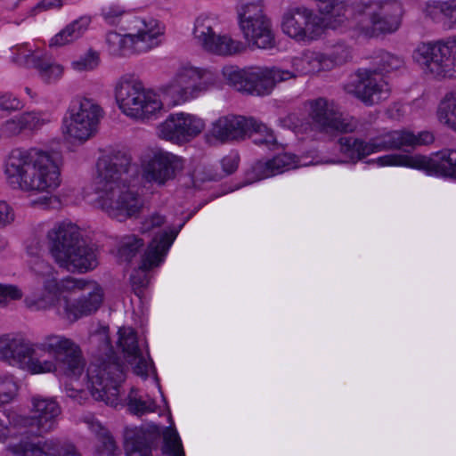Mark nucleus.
Here are the masks:
<instances>
[{
    "instance_id": "9b49d317",
    "label": "nucleus",
    "mask_w": 456,
    "mask_h": 456,
    "mask_svg": "<svg viewBox=\"0 0 456 456\" xmlns=\"http://www.w3.org/2000/svg\"><path fill=\"white\" fill-rule=\"evenodd\" d=\"M103 116L104 110L95 100L77 97L62 119V134L67 140L85 142L96 134Z\"/></svg>"
},
{
    "instance_id": "bf43d9fd",
    "label": "nucleus",
    "mask_w": 456,
    "mask_h": 456,
    "mask_svg": "<svg viewBox=\"0 0 456 456\" xmlns=\"http://www.w3.org/2000/svg\"><path fill=\"white\" fill-rule=\"evenodd\" d=\"M13 220V213L5 201H0V226H4Z\"/></svg>"
},
{
    "instance_id": "49530a36",
    "label": "nucleus",
    "mask_w": 456,
    "mask_h": 456,
    "mask_svg": "<svg viewBox=\"0 0 456 456\" xmlns=\"http://www.w3.org/2000/svg\"><path fill=\"white\" fill-rule=\"evenodd\" d=\"M163 453L167 456H185L181 439L177 432L167 428L164 433Z\"/></svg>"
},
{
    "instance_id": "f3484780",
    "label": "nucleus",
    "mask_w": 456,
    "mask_h": 456,
    "mask_svg": "<svg viewBox=\"0 0 456 456\" xmlns=\"http://www.w3.org/2000/svg\"><path fill=\"white\" fill-rule=\"evenodd\" d=\"M211 73L194 67L185 66L177 70L161 90L173 105L185 102L206 91Z\"/></svg>"
},
{
    "instance_id": "7ed1b4c3",
    "label": "nucleus",
    "mask_w": 456,
    "mask_h": 456,
    "mask_svg": "<svg viewBox=\"0 0 456 456\" xmlns=\"http://www.w3.org/2000/svg\"><path fill=\"white\" fill-rule=\"evenodd\" d=\"M91 340L100 344L102 355L87 367L86 387L94 400L116 408L122 404L119 386L125 380L124 366L114 354L107 326H100L92 332Z\"/></svg>"
},
{
    "instance_id": "39448f33",
    "label": "nucleus",
    "mask_w": 456,
    "mask_h": 456,
    "mask_svg": "<svg viewBox=\"0 0 456 456\" xmlns=\"http://www.w3.org/2000/svg\"><path fill=\"white\" fill-rule=\"evenodd\" d=\"M47 238L50 253L61 268L83 273L98 265L96 248L83 240L76 224L60 222L47 232Z\"/></svg>"
},
{
    "instance_id": "72a5a7b5",
    "label": "nucleus",
    "mask_w": 456,
    "mask_h": 456,
    "mask_svg": "<svg viewBox=\"0 0 456 456\" xmlns=\"http://www.w3.org/2000/svg\"><path fill=\"white\" fill-rule=\"evenodd\" d=\"M339 152L345 162L356 163L367 156L376 153L372 138L368 142L354 136L340 137L338 141Z\"/></svg>"
},
{
    "instance_id": "9d476101",
    "label": "nucleus",
    "mask_w": 456,
    "mask_h": 456,
    "mask_svg": "<svg viewBox=\"0 0 456 456\" xmlns=\"http://www.w3.org/2000/svg\"><path fill=\"white\" fill-rule=\"evenodd\" d=\"M403 7L398 0H374L354 5L350 17L366 36L395 32L401 25Z\"/></svg>"
},
{
    "instance_id": "4c0bfd02",
    "label": "nucleus",
    "mask_w": 456,
    "mask_h": 456,
    "mask_svg": "<svg viewBox=\"0 0 456 456\" xmlns=\"http://www.w3.org/2000/svg\"><path fill=\"white\" fill-rule=\"evenodd\" d=\"M94 281L77 279L67 276L64 279L57 281L55 279L47 280L45 282V289L53 297H60L62 293H75L78 291H86L90 286L94 287Z\"/></svg>"
},
{
    "instance_id": "37998d69",
    "label": "nucleus",
    "mask_w": 456,
    "mask_h": 456,
    "mask_svg": "<svg viewBox=\"0 0 456 456\" xmlns=\"http://www.w3.org/2000/svg\"><path fill=\"white\" fill-rule=\"evenodd\" d=\"M142 246V240L134 234L122 237L118 248V259L125 262L130 261Z\"/></svg>"
},
{
    "instance_id": "aec40b11",
    "label": "nucleus",
    "mask_w": 456,
    "mask_h": 456,
    "mask_svg": "<svg viewBox=\"0 0 456 456\" xmlns=\"http://www.w3.org/2000/svg\"><path fill=\"white\" fill-rule=\"evenodd\" d=\"M177 233V231L164 230L152 239L142 256L139 269L134 270L131 274V283L135 294L138 296L141 289L148 286L150 282L146 271L159 266L164 261L165 256L173 244Z\"/></svg>"
},
{
    "instance_id": "052dcab7",
    "label": "nucleus",
    "mask_w": 456,
    "mask_h": 456,
    "mask_svg": "<svg viewBox=\"0 0 456 456\" xmlns=\"http://www.w3.org/2000/svg\"><path fill=\"white\" fill-rule=\"evenodd\" d=\"M65 391L69 397L77 401L79 403L86 398V393L82 389L74 388L70 384L65 385Z\"/></svg>"
},
{
    "instance_id": "8fccbe9b",
    "label": "nucleus",
    "mask_w": 456,
    "mask_h": 456,
    "mask_svg": "<svg viewBox=\"0 0 456 456\" xmlns=\"http://www.w3.org/2000/svg\"><path fill=\"white\" fill-rule=\"evenodd\" d=\"M351 57L350 49L344 44H338L333 46L330 53H326V58L330 61V69L336 66L346 62Z\"/></svg>"
},
{
    "instance_id": "7c9ffc66",
    "label": "nucleus",
    "mask_w": 456,
    "mask_h": 456,
    "mask_svg": "<svg viewBox=\"0 0 456 456\" xmlns=\"http://www.w3.org/2000/svg\"><path fill=\"white\" fill-rule=\"evenodd\" d=\"M30 456H82L77 446L68 439L51 437L30 440Z\"/></svg>"
},
{
    "instance_id": "a211bd4d",
    "label": "nucleus",
    "mask_w": 456,
    "mask_h": 456,
    "mask_svg": "<svg viewBox=\"0 0 456 456\" xmlns=\"http://www.w3.org/2000/svg\"><path fill=\"white\" fill-rule=\"evenodd\" d=\"M345 91L371 106L388 99L391 87L376 69H358L354 77L344 86Z\"/></svg>"
},
{
    "instance_id": "bb28decb",
    "label": "nucleus",
    "mask_w": 456,
    "mask_h": 456,
    "mask_svg": "<svg viewBox=\"0 0 456 456\" xmlns=\"http://www.w3.org/2000/svg\"><path fill=\"white\" fill-rule=\"evenodd\" d=\"M0 361L21 370L28 368V342L20 333L0 336Z\"/></svg>"
},
{
    "instance_id": "79ce46f5",
    "label": "nucleus",
    "mask_w": 456,
    "mask_h": 456,
    "mask_svg": "<svg viewBox=\"0 0 456 456\" xmlns=\"http://www.w3.org/2000/svg\"><path fill=\"white\" fill-rule=\"evenodd\" d=\"M128 411L134 415H143L157 410L155 401L149 396H142L135 388H132L126 398Z\"/></svg>"
},
{
    "instance_id": "c756f323",
    "label": "nucleus",
    "mask_w": 456,
    "mask_h": 456,
    "mask_svg": "<svg viewBox=\"0 0 456 456\" xmlns=\"http://www.w3.org/2000/svg\"><path fill=\"white\" fill-rule=\"evenodd\" d=\"M322 17L326 28L337 29L350 24V17L354 13V5H348L336 0H312Z\"/></svg>"
},
{
    "instance_id": "b1692460",
    "label": "nucleus",
    "mask_w": 456,
    "mask_h": 456,
    "mask_svg": "<svg viewBox=\"0 0 456 456\" xmlns=\"http://www.w3.org/2000/svg\"><path fill=\"white\" fill-rule=\"evenodd\" d=\"M25 107V102L12 94L0 95V119L11 116ZM28 126V112L4 121L0 126V137H13L20 134Z\"/></svg>"
},
{
    "instance_id": "f257e3e1",
    "label": "nucleus",
    "mask_w": 456,
    "mask_h": 456,
    "mask_svg": "<svg viewBox=\"0 0 456 456\" xmlns=\"http://www.w3.org/2000/svg\"><path fill=\"white\" fill-rule=\"evenodd\" d=\"M131 159L125 153L105 155L97 161V174L94 181L95 203L110 217L119 222L137 216L144 201L129 186Z\"/></svg>"
},
{
    "instance_id": "13d9d810",
    "label": "nucleus",
    "mask_w": 456,
    "mask_h": 456,
    "mask_svg": "<svg viewBox=\"0 0 456 456\" xmlns=\"http://www.w3.org/2000/svg\"><path fill=\"white\" fill-rule=\"evenodd\" d=\"M239 158L237 155H228L223 158L221 165L226 175L232 174L238 167Z\"/></svg>"
},
{
    "instance_id": "5701e85b",
    "label": "nucleus",
    "mask_w": 456,
    "mask_h": 456,
    "mask_svg": "<svg viewBox=\"0 0 456 456\" xmlns=\"http://www.w3.org/2000/svg\"><path fill=\"white\" fill-rule=\"evenodd\" d=\"M375 152L427 145L434 142V135L428 131L414 134L408 130H393L383 133L372 138Z\"/></svg>"
},
{
    "instance_id": "4468645a",
    "label": "nucleus",
    "mask_w": 456,
    "mask_h": 456,
    "mask_svg": "<svg viewBox=\"0 0 456 456\" xmlns=\"http://www.w3.org/2000/svg\"><path fill=\"white\" fill-rule=\"evenodd\" d=\"M379 167L402 166L425 171L428 175L456 177V150L442 151L436 159L427 156L389 154L370 160Z\"/></svg>"
},
{
    "instance_id": "de8ad7c7",
    "label": "nucleus",
    "mask_w": 456,
    "mask_h": 456,
    "mask_svg": "<svg viewBox=\"0 0 456 456\" xmlns=\"http://www.w3.org/2000/svg\"><path fill=\"white\" fill-rule=\"evenodd\" d=\"M100 63V54L97 51L89 49L77 60L71 62V68L78 72L91 71L96 69Z\"/></svg>"
},
{
    "instance_id": "393cba45",
    "label": "nucleus",
    "mask_w": 456,
    "mask_h": 456,
    "mask_svg": "<svg viewBox=\"0 0 456 456\" xmlns=\"http://www.w3.org/2000/svg\"><path fill=\"white\" fill-rule=\"evenodd\" d=\"M249 117L240 115H227L215 120L208 131L206 136L208 141L211 138L227 142L234 140H243L247 137L248 126L253 125Z\"/></svg>"
},
{
    "instance_id": "680f3d73",
    "label": "nucleus",
    "mask_w": 456,
    "mask_h": 456,
    "mask_svg": "<svg viewBox=\"0 0 456 456\" xmlns=\"http://www.w3.org/2000/svg\"><path fill=\"white\" fill-rule=\"evenodd\" d=\"M5 240L0 237V251L5 248Z\"/></svg>"
},
{
    "instance_id": "412c9836",
    "label": "nucleus",
    "mask_w": 456,
    "mask_h": 456,
    "mask_svg": "<svg viewBox=\"0 0 456 456\" xmlns=\"http://www.w3.org/2000/svg\"><path fill=\"white\" fill-rule=\"evenodd\" d=\"M183 167L181 158L167 151L156 152L142 167V178L145 182L165 185L168 181L173 180L176 171Z\"/></svg>"
},
{
    "instance_id": "c03bdc74",
    "label": "nucleus",
    "mask_w": 456,
    "mask_h": 456,
    "mask_svg": "<svg viewBox=\"0 0 456 456\" xmlns=\"http://www.w3.org/2000/svg\"><path fill=\"white\" fill-rule=\"evenodd\" d=\"M89 427L92 431L95 433H99L102 431V441L101 444L97 450V456H118V448L116 443L112 436H110L108 432L102 428L101 424L98 421L92 419L89 422Z\"/></svg>"
},
{
    "instance_id": "6ab92c4d",
    "label": "nucleus",
    "mask_w": 456,
    "mask_h": 456,
    "mask_svg": "<svg viewBox=\"0 0 456 456\" xmlns=\"http://www.w3.org/2000/svg\"><path fill=\"white\" fill-rule=\"evenodd\" d=\"M204 120L187 112L172 113L157 127L158 136L172 143L183 145L192 141L205 129Z\"/></svg>"
},
{
    "instance_id": "f03ea898",
    "label": "nucleus",
    "mask_w": 456,
    "mask_h": 456,
    "mask_svg": "<svg viewBox=\"0 0 456 456\" xmlns=\"http://www.w3.org/2000/svg\"><path fill=\"white\" fill-rule=\"evenodd\" d=\"M290 63L291 70L276 67L239 69L232 66L224 68L223 73L227 83L235 90L264 96L270 94L279 83L330 69V61L326 58V53L311 49L294 56Z\"/></svg>"
},
{
    "instance_id": "a19ab883",
    "label": "nucleus",
    "mask_w": 456,
    "mask_h": 456,
    "mask_svg": "<svg viewBox=\"0 0 456 456\" xmlns=\"http://www.w3.org/2000/svg\"><path fill=\"white\" fill-rule=\"evenodd\" d=\"M253 125L248 126L247 136H254L253 142L255 144L264 146L269 150L274 149L278 144L276 136L273 131L265 124L249 117Z\"/></svg>"
},
{
    "instance_id": "cd10ccee",
    "label": "nucleus",
    "mask_w": 456,
    "mask_h": 456,
    "mask_svg": "<svg viewBox=\"0 0 456 456\" xmlns=\"http://www.w3.org/2000/svg\"><path fill=\"white\" fill-rule=\"evenodd\" d=\"M118 344L122 347L126 362L133 367L134 372L146 378L150 362L138 346L135 331L127 327L118 330Z\"/></svg>"
},
{
    "instance_id": "58836bf2",
    "label": "nucleus",
    "mask_w": 456,
    "mask_h": 456,
    "mask_svg": "<svg viewBox=\"0 0 456 456\" xmlns=\"http://www.w3.org/2000/svg\"><path fill=\"white\" fill-rule=\"evenodd\" d=\"M30 62L37 70L39 77L46 84L57 82L63 75V68L52 63L49 59L42 58L37 53H30Z\"/></svg>"
},
{
    "instance_id": "a878e982",
    "label": "nucleus",
    "mask_w": 456,
    "mask_h": 456,
    "mask_svg": "<svg viewBox=\"0 0 456 456\" xmlns=\"http://www.w3.org/2000/svg\"><path fill=\"white\" fill-rule=\"evenodd\" d=\"M87 292L79 298L70 301L63 297L60 299V307L63 309L64 317L69 322H76L78 319L95 313L101 306L103 299V292L101 286L94 282V287L90 286L86 289Z\"/></svg>"
},
{
    "instance_id": "f704fd0d",
    "label": "nucleus",
    "mask_w": 456,
    "mask_h": 456,
    "mask_svg": "<svg viewBox=\"0 0 456 456\" xmlns=\"http://www.w3.org/2000/svg\"><path fill=\"white\" fill-rule=\"evenodd\" d=\"M424 13L447 29L456 28V0L429 1L425 5Z\"/></svg>"
},
{
    "instance_id": "20e7f679",
    "label": "nucleus",
    "mask_w": 456,
    "mask_h": 456,
    "mask_svg": "<svg viewBox=\"0 0 456 456\" xmlns=\"http://www.w3.org/2000/svg\"><path fill=\"white\" fill-rule=\"evenodd\" d=\"M85 367L86 361L79 346L69 338L49 336L43 342L30 343V373L59 370L66 377L77 379Z\"/></svg>"
},
{
    "instance_id": "e433bc0d",
    "label": "nucleus",
    "mask_w": 456,
    "mask_h": 456,
    "mask_svg": "<svg viewBox=\"0 0 456 456\" xmlns=\"http://www.w3.org/2000/svg\"><path fill=\"white\" fill-rule=\"evenodd\" d=\"M90 23L91 18L89 16L79 17L53 36L49 42V45L51 47H61L75 42L84 35Z\"/></svg>"
},
{
    "instance_id": "ea45409f",
    "label": "nucleus",
    "mask_w": 456,
    "mask_h": 456,
    "mask_svg": "<svg viewBox=\"0 0 456 456\" xmlns=\"http://www.w3.org/2000/svg\"><path fill=\"white\" fill-rule=\"evenodd\" d=\"M436 117L441 124L456 132V90L446 93L442 98Z\"/></svg>"
},
{
    "instance_id": "4be33fe9",
    "label": "nucleus",
    "mask_w": 456,
    "mask_h": 456,
    "mask_svg": "<svg viewBox=\"0 0 456 456\" xmlns=\"http://www.w3.org/2000/svg\"><path fill=\"white\" fill-rule=\"evenodd\" d=\"M61 413L59 403L52 398L33 397L30 408V436L53 432Z\"/></svg>"
},
{
    "instance_id": "5fc2aeb1",
    "label": "nucleus",
    "mask_w": 456,
    "mask_h": 456,
    "mask_svg": "<svg viewBox=\"0 0 456 456\" xmlns=\"http://www.w3.org/2000/svg\"><path fill=\"white\" fill-rule=\"evenodd\" d=\"M165 223V217L158 213H154L144 218L141 224L140 231L142 233L150 232L155 228L160 227Z\"/></svg>"
},
{
    "instance_id": "603ef678",
    "label": "nucleus",
    "mask_w": 456,
    "mask_h": 456,
    "mask_svg": "<svg viewBox=\"0 0 456 456\" xmlns=\"http://www.w3.org/2000/svg\"><path fill=\"white\" fill-rule=\"evenodd\" d=\"M125 13H126V10L119 4L106 6L102 9L101 12L103 20L110 25L118 24Z\"/></svg>"
},
{
    "instance_id": "c9c22d12",
    "label": "nucleus",
    "mask_w": 456,
    "mask_h": 456,
    "mask_svg": "<svg viewBox=\"0 0 456 456\" xmlns=\"http://www.w3.org/2000/svg\"><path fill=\"white\" fill-rule=\"evenodd\" d=\"M126 456H151V439L142 428H126L124 432Z\"/></svg>"
},
{
    "instance_id": "c85d7f7f",
    "label": "nucleus",
    "mask_w": 456,
    "mask_h": 456,
    "mask_svg": "<svg viewBox=\"0 0 456 456\" xmlns=\"http://www.w3.org/2000/svg\"><path fill=\"white\" fill-rule=\"evenodd\" d=\"M28 151L12 150L6 161L4 173L8 184L13 190L28 191Z\"/></svg>"
},
{
    "instance_id": "864d4df0",
    "label": "nucleus",
    "mask_w": 456,
    "mask_h": 456,
    "mask_svg": "<svg viewBox=\"0 0 456 456\" xmlns=\"http://www.w3.org/2000/svg\"><path fill=\"white\" fill-rule=\"evenodd\" d=\"M62 6V0H41L33 8H30V16H36L51 10L61 9Z\"/></svg>"
},
{
    "instance_id": "473e14b6",
    "label": "nucleus",
    "mask_w": 456,
    "mask_h": 456,
    "mask_svg": "<svg viewBox=\"0 0 456 456\" xmlns=\"http://www.w3.org/2000/svg\"><path fill=\"white\" fill-rule=\"evenodd\" d=\"M9 426H4L6 429H22L20 438L13 439L7 446V451L12 456H27L28 452V419L27 416L20 414L15 409H9L5 411Z\"/></svg>"
},
{
    "instance_id": "4d7b16f0",
    "label": "nucleus",
    "mask_w": 456,
    "mask_h": 456,
    "mask_svg": "<svg viewBox=\"0 0 456 456\" xmlns=\"http://www.w3.org/2000/svg\"><path fill=\"white\" fill-rule=\"evenodd\" d=\"M51 115L44 111H30V129H39L44 125L49 123Z\"/></svg>"
},
{
    "instance_id": "6e6552de",
    "label": "nucleus",
    "mask_w": 456,
    "mask_h": 456,
    "mask_svg": "<svg viewBox=\"0 0 456 456\" xmlns=\"http://www.w3.org/2000/svg\"><path fill=\"white\" fill-rule=\"evenodd\" d=\"M30 206L48 208L53 203H59L53 195L61 183L58 154L30 149Z\"/></svg>"
},
{
    "instance_id": "423d86ee",
    "label": "nucleus",
    "mask_w": 456,
    "mask_h": 456,
    "mask_svg": "<svg viewBox=\"0 0 456 456\" xmlns=\"http://www.w3.org/2000/svg\"><path fill=\"white\" fill-rule=\"evenodd\" d=\"M305 107L312 123L303 120L296 113H289L280 119L281 125L297 134H308L314 129L321 132L352 133L357 128V120L354 118H344L333 100L317 97L306 101Z\"/></svg>"
},
{
    "instance_id": "1a4fd4ad",
    "label": "nucleus",
    "mask_w": 456,
    "mask_h": 456,
    "mask_svg": "<svg viewBox=\"0 0 456 456\" xmlns=\"http://www.w3.org/2000/svg\"><path fill=\"white\" fill-rule=\"evenodd\" d=\"M115 98L125 115L138 120L149 119L163 109L159 96L131 75L118 79L115 86Z\"/></svg>"
},
{
    "instance_id": "f8f14e48",
    "label": "nucleus",
    "mask_w": 456,
    "mask_h": 456,
    "mask_svg": "<svg viewBox=\"0 0 456 456\" xmlns=\"http://www.w3.org/2000/svg\"><path fill=\"white\" fill-rule=\"evenodd\" d=\"M220 23L213 15L201 14L194 23L193 36L205 52L217 56H232L242 53L246 45L228 34H221Z\"/></svg>"
},
{
    "instance_id": "dca6fc26",
    "label": "nucleus",
    "mask_w": 456,
    "mask_h": 456,
    "mask_svg": "<svg viewBox=\"0 0 456 456\" xmlns=\"http://www.w3.org/2000/svg\"><path fill=\"white\" fill-rule=\"evenodd\" d=\"M322 16L305 6H290L282 14V32L297 42H312L318 39L324 29Z\"/></svg>"
},
{
    "instance_id": "3c124183",
    "label": "nucleus",
    "mask_w": 456,
    "mask_h": 456,
    "mask_svg": "<svg viewBox=\"0 0 456 456\" xmlns=\"http://www.w3.org/2000/svg\"><path fill=\"white\" fill-rule=\"evenodd\" d=\"M11 61L19 68H27L28 63V48L26 43L11 48Z\"/></svg>"
},
{
    "instance_id": "09e8293b",
    "label": "nucleus",
    "mask_w": 456,
    "mask_h": 456,
    "mask_svg": "<svg viewBox=\"0 0 456 456\" xmlns=\"http://www.w3.org/2000/svg\"><path fill=\"white\" fill-rule=\"evenodd\" d=\"M22 290L16 285L0 283V307H6L12 301L20 300Z\"/></svg>"
},
{
    "instance_id": "ddd939ff",
    "label": "nucleus",
    "mask_w": 456,
    "mask_h": 456,
    "mask_svg": "<svg viewBox=\"0 0 456 456\" xmlns=\"http://www.w3.org/2000/svg\"><path fill=\"white\" fill-rule=\"evenodd\" d=\"M239 26L244 37L261 49L274 45V36L269 18L264 11V0H252L237 9Z\"/></svg>"
},
{
    "instance_id": "6e6d98bb",
    "label": "nucleus",
    "mask_w": 456,
    "mask_h": 456,
    "mask_svg": "<svg viewBox=\"0 0 456 456\" xmlns=\"http://www.w3.org/2000/svg\"><path fill=\"white\" fill-rule=\"evenodd\" d=\"M17 387L12 381L0 385V404L11 402L16 395Z\"/></svg>"
},
{
    "instance_id": "0eeeda50",
    "label": "nucleus",
    "mask_w": 456,
    "mask_h": 456,
    "mask_svg": "<svg viewBox=\"0 0 456 456\" xmlns=\"http://www.w3.org/2000/svg\"><path fill=\"white\" fill-rule=\"evenodd\" d=\"M128 29L126 35L116 31L106 34L105 42L110 55L126 57L143 53L162 44L165 27L156 19L134 17Z\"/></svg>"
},
{
    "instance_id": "2f4dec72",
    "label": "nucleus",
    "mask_w": 456,
    "mask_h": 456,
    "mask_svg": "<svg viewBox=\"0 0 456 456\" xmlns=\"http://www.w3.org/2000/svg\"><path fill=\"white\" fill-rule=\"evenodd\" d=\"M299 167L296 155L284 152L273 159L259 160L253 166L257 180L265 179Z\"/></svg>"
},
{
    "instance_id": "2eb2a0df",
    "label": "nucleus",
    "mask_w": 456,
    "mask_h": 456,
    "mask_svg": "<svg viewBox=\"0 0 456 456\" xmlns=\"http://www.w3.org/2000/svg\"><path fill=\"white\" fill-rule=\"evenodd\" d=\"M456 38L420 44L412 58L426 72L436 77H452Z\"/></svg>"
},
{
    "instance_id": "a18cd8bd",
    "label": "nucleus",
    "mask_w": 456,
    "mask_h": 456,
    "mask_svg": "<svg viewBox=\"0 0 456 456\" xmlns=\"http://www.w3.org/2000/svg\"><path fill=\"white\" fill-rule=\"evenodd\" d=\"M374 64L377 66L376 70L381 72H390L399 69L404 64L403 58L388 52H381L374 58Z\"/></svg>"
}]
</instances>
